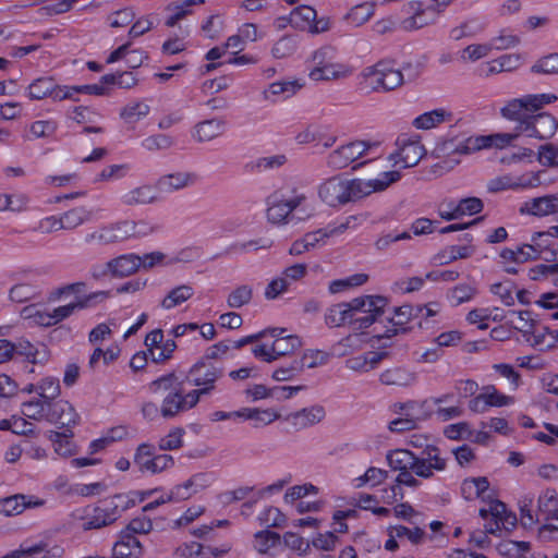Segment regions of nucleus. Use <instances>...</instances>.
<instances>
[{"label":"nucleus","mask_w":558,"mask_h":558,"mask_svg":"<svg viewBox=\"0 0 558 558\" xmlns=\"http://www.w3.org/2000/svg\"><path fill=\"white\" fill-rule=\"evenodd\" d=\"M476 288L460 283L453 287L449 292V299L453 306L471 301L476 294Z\"/></svg>","instance_id":"8fccbe9b"},{"label":"nucleus","mask_w":558,"mask_h":558,"mask_svg":"<svg viewBox=\"0 0 558 558\" xmlns=\"http://www.w3.org/2000/svg\"><path fill=\"white\" fill-rule=\"evenodd\" d=\"M134 463L140 466L142 472L153 474L160 473L174 464V460L167 453H155V446L151 444H141L134 454Z\"/></svg>","instance_id":"1a4fd4ad"},{"label":"nucleus","mask_w":558,"mask_h":558,"mask_svg":"<svg viewBox=\"0 0 558 558\" xmlns=\"http://www.w3.org/2000/svg\"><path fill=\"white\" fill-rule=\"evenodd\" d=\"M519 211L522 215L526 214L537 217L558 213V193L532 198L525 202Z\"/></svg>","instance_id":"6ab92c4d"},{"label":"nucleus","mask_w":558,"mask_h":558,"mask_svg":"<svg viewBox=\"0 0 558 558\" xmlns=\"http://www.w3.org/2000/svg\"><path fill=\"white\" fill-rule=\"evenodd\" d=\"M298 47V40L294 36L286 35L282 36L278 41L275 43L271 53L277 59L287 58L294 53Z\"/></svg>","instance_id":"a18cd8bd"},{"label":"nucleus","mask_w":558,"mask_h":558,"mask_svg":"<svg viewBox=\"0 0 558 558\" xmlns=\"http://www.w3.org/2000/svg\"><path fill=\"white\" fill-rule=\"evenodd\" d=\"M475 252V247L473 245H451L438 255V259L440 264H448L459 258H468L472 256Z\"/></svg>","instance_id":"a19ab883"},{"label":"nucleus","mask_w":558,"mask_h":558,"mask_svg":"<svg viewBox=\"0 0 558 558\" xmlns=\"http://www.w3.org/2000/svg\"><path fill=\"white\" fill-rule=\"evenodd\" d=\"M557 100V95L550 93L527 94L520 98L507 100L500 109V114L506 120L515 122V126H519L523 122H529L534 112Z\"/></svg>","instance_id":"20e7f679"},{"label":"nucleus","mask_w":558,"mask_h":558,"mask_svg":"<svg viewBox=\"0 0 558 558\" xmlns=\"http://www.w3.org/2000/svg\"><path fill=\"white\" fill-rule=\"evenodd\" d=\"M205 0H184L182 2L170 3L166 7L167 11H172L171 14L166 20V25L168 27H173L178 24L179 21L183 20L186 15H189L191 11V7L195 4H203Z\"/></svg>","instance_id":"72a5a7b5"},{"label":"nucleus","mask_w":558,"mask_h":558,"mask_svg":"<svg viewBox=\"0 0 558 558\" xmlns=\"http://www.w3.org/2000/svg\"><path fill=\"white\" fill-rule=\"evenodd\" d=\"M13 347L14 353L25 356L32 364L44 363L47 360L46 351L40 352L28 340L20 339Z\"/></svg>","instance_id":"e433bc0d"},{"label":"nucleus","mask_w":558,"mask_h":558,"mask_svg":"<svg viewBox=\"0 0 558 558\" xmlns=\"http://www.w3.org/2000/svg\"><path fill=\"white\" fill-rule=\"evenodd\" d=\"M413 474H414V472H412L411 470H405L398 474V476L396 477V485L390 487V490L392 494L391 497L393 499H396L397 496H399L400 499L403 498V493H402V488H401L402 485L409 486L412 488H416L420 486L421 482L418 480H416L413 476Z\"/></svg>","instance_id":"49530a36"},{"label":"nucleus","mask_w":558,"mask_h":558,"mask_svg":"<svg viewBox=\"0 0 558 558\" xmlns=\"http://www.w3.org/2000/svg\"><path fill=\"white\" fill-rule=\"evenodd\" d=\"M400 178L399 171L383 172L379 178L372 180H341L332 177L319 185L318 195L325 204L337 207L360 201L374 192H381Z\"/></svg>","instance_id":"f257e3e1"},{"label":"nucleus","mask_w":558,"mask_h":558,"mask_svg":"<svg viewBox=\"0 0 558 558\" xmlns=\"http://www.w3.org/2000/svg\"><path fill=\"white\" fill-rule=\"evenodd\" d=\"M110 296V291H98L89 293L82 299H78L76 302L69 303L66 305H62L56 307L51 311L52 319L54 325L61 323L62 320L69 318L75 312L85 310L89 307L92 304L96 302H101Z\"/></svg>","instance_id":"4468645a"},{"label":"nucleus","mask_w":558,"mask_h":558,"mask_svg":"<svg viewBox=\"0 0 558 558\" xmlns=\"http://www.w3.org/2000/svg\"><path fill=\"white\" fill-rule=\"evenodd\" d=\"M362 76L361 89L366 93L390 92L400 87L405 81L403 72L395 68V62L388 60L365 68Z\"/></svg>","instance_id":"7ed1b4c3"},{"label":"nucleus","mask_w":558,"mask_h":558,"mask_svg":"<svg viewBox=\"0 0 558 558\" xmlns=\"http://www.w3.org/2000/svg\"><path fill=\"white\" fill-rule=\"evenodd\" d=\"M416 476L420 477L429 478L434 471L446 469V459L440 457V450L435 446H426L421 456H416Z\"/></svg>","instance_id":"2eb2a0df"},{"label":"nucleus","mask_w":558,"mask_h":558,"mask_svg":"<svg viewBox=\"0 0 558 558\" xmlns=\"http://www.w3.org/2000/svg\"><path fill=\"white\" fill-rule=\"evenodd\" d=\"M102 510L104 506L101 504L94 508L93 513L84 523L85 530L100 529L102 526H107L113 523L112 520H109L107 511L105 512Z\"/></svg>","instance_id":"13d9d810"},{"label":"nucleus","mask_w":558,"mask_h":558,"mask_svg":"<svg viewBox=\"0 0 558 558\" xmlns=\"http://www.w3.org/2000/svg\"><path fill=\"white\" fill-rule=\"evenodd\" d=\"M257 542V549L259 553L265 554L271 547H275L280 543V535L277 532H272L269 530L258 531L254 535Z\"/></svg>","instance_id":"5fc2aeb1"},{"label":"nucleus","mask_w":558,"mask_h":558,"mask_svg":"<svg viewBox=\"0 0 558 558\" xmlns=\"http://www.w3.org/2000/svg\"><path fill=\"white\" fill-rule=\"evenodd\" d=\"M537 160L545 167H558V146L551 143L541 145Z\"/></svg>","instance_id":"680f3d73"},{"label":"nucleus","mask_w":558,"mask_h":558,"mask_svg":"<svg viewBox=\"0 0 558 558\" xmlns=\"http://www.w3.org/2000/svg\"><path fill=\"white\" fill-rule=\"evenodd\" d=\"M258 520L260 524L268 527H281L284 525L287 518L278 508L269 507L259 514Z\"/></svg>","instance_id":"6e6d98bb"},{"label":"nucleus","mask_w":558,"mask_h":558,"mask_svg":"<svg viewBox=\"0 0 558 558\" xmlns=\"http://www.w3.org/2000/svg\"><path fill=\"white\" fill-rule=\"evenodd\" d=\"M423 312L424 307L422 305L403 304L392 307V317L388 318L392 327L387 328L383 335H376L375 338L378 340L390 339L399 333H408L413 329V326H408V324L421 317Z\"/></svg>","instance_id":"423d86ee"},{"label":"nucleus","mask_w":558,"mask_h":558,"mask_svg":"<svg viewBox=\"0 0 558 558\" xmlns=\"http://www.w3.org/2000/svg\"><path fill=\"white\" fill-rule=\"evenodd\" d=\"M216 477L213 472H201L192 475L187 480V486L191 487L193 494H197L198 492L207 488L215 482Z\"/></svg>","instance_id":"69168bd1"},{"label":"nucleus","mask_w":558,"mask_h":558,"mask_svg":"<svg viewBox=\"0 0 558 558\" xmlns=\"http://www.w3.org/2000/svg\"><path fill=\"white\" fill-rule=\"evenodd\" d=\"M149 113V106L144 102H134L123 108L120 116L128 123H135Z\"/></svg>","instance_id":"864d4df0"},{"label":"nucleus","mask_w":558,"mask_h":558,"mask_svg":"<svg viewBox=\"0 0 558 558\" xmlns=\"http://www.w3.org/2000/svg\"><path fill=\"white\" fill-rule=\"evenodd\" d=\"M417 409L421 410V414L424 415L425 417L432 416L434 413H436V408H430L428 405L423 407L422 402L420 403L417 401H412V400L408 401V402L395 403L391 407V411L393 414H398V415L404 414L405 416H410L411 415L410 412L416 413Z\"/></svg>","instance_id":"79ce46f5"},{"label":"nucleus","mask_w":558,"mask_h":558,"mask_svg":"<svg viewBox=\"0 0 558 558\" xmlns=\"http://www.w3.org/2000/svg\"><path fill=\"white\" fill-rule=\"evenodd\" d=\"M100 504L104 506L102 511H107L109 520L116 522L123 512L134 507L136 501L130 494H117L111 498L101 500Z\"/></svg>","instance_id":"393cba45"},{"label":"nucleus","mask_w":558,"mask_h":558,"mask_svg":"<svg viewBox=\"0 0 558 558\" xmlns=\"http://www.w3.org/2000/svg\"><path fill=\"white\" fill-rule=\"evenodd\" d=\"M36 290L33 286L27 283H19L11 288L9 298L13 302L23 303L34 299Z\"/></svg>","instance_id":"0e129e2a"},{"label":"nucleus","mask_w":558,"mask_h":558,"mask_svg":"<svg viewBox=\"0 0 558 558\" xmlns=\"http://www.w3.org/2000/svg\"><path fill=\"white\" fill-rule=\"evenodd\" d=\"M538 514H545V519L549 518L558 520L557 498L555 492L547 490L538 497Z\"/></svg>","instance_id":"c03bdc74"},{"label":"nucleus","mask_w":558,"mask_h":558,"mask_svg":"<svg viewBox=\"0 0 558 558\" xmlns=\"http://www.w3.org/2000/svg\"><path fill=\"white\" fill-rule=\"evenodd\" d=\"M222 375V371L205 362L196 363L189 373V379L195 386H205L210 391L215 381Z\"/></svg>","instance_id":"412c9836"},{"label":"nucleus","mask_w":558,"mask_h":558,"mask_svg":"<svg viewBox=\"0 0 558 558\" xmlns=\"http://www.w3.org/2000/svg\"><path fill=\"white\" fill-rule=\"evenodd\" d=\"M317 12L314 8L310 5H299L294 8L290 15V25L292 27L299 28V29H306L308 28L311 31L312 23L316 20Z\"/></svg>","instance_id":"2f4dec72"},{"label":"nucleus","mask_w":558,"mask_h":558,"mask_svg":"<svg viewBox=\"0 0 558 558\" xmlns=\"http://www.w3.org/2000/svg\"><path fill=\"white\" fill-rule=\"evenodd\" d=\"M514 284L511 281L494 283L490 287V292L501 300L506 306L514 304V298L512 295Z\"/></svg>","instance_id":"338daca9"},{"label":"nucleus","mask_w":558,"mask_h":558,"mask_svg":"<svg viewBox=\"0 0 558 558\" xmlns=\"http://www.w3.org/2000/svg\"><path fill=\"white\" fill-rule=\"evenodd\" d=\"M192 183V174L189 172H175L160 177L156 182V189L162 193H171L181 190Z\"/></svg>","instance_id":"cd10ccee"},{"label":"nucleus","mask_w":558,"mask_h":558,"mask_svg":"<svg viewBox=\"0 0 558 558\" xmlns=\"http://www.w3.org/2000/svg\"><path fill=\"white\" fill-rule=\"evenodd\" d=\"M47 408L51 418H73L75 416L74 408L65 400H52L47 403Z\"/></svg>","instance_id":"603ef678"},{"label":"nucleus","mask_w":558,"mask_h":558,"mask_svg":"<svg viewBox=\"0 0 558 558\" xmlns=\"http://www.w3.org/2000/svg\"><path fill=\"white\" fill-rule=\"evenodd\" d=\"M518 133L538 140L551 138L558 130V120L548 112L533 113L529 122L514 126Z\"/></svg>","instance_id":"9d476101"},{"label":"nucleus","mask_w":558,"mask_h":558,"mask_svg":"<svg viewBox=\"0 0 558 558\" xmlns=\"http://www.w3.org/2000/svg\"><path fill=\"white\" fill-rule=\"evenodd\" d=\"M521 133H496L490 135L449 134L435 150L438 155H469L481 149L496 147L502 149L517 140Z\"/></svg>","instance_id":"f03ea898"},{"label":"nucleus","mask_w":558,"mask_h":558,"mask_svg":"<svg viewBox=\"0 0 558 558\" xmlns=\"http://www.w3.org/2000/svg\"><path fill=\"white\" fill-rule=\"evenodd\" d=\"M444 433L446 437L453 440L468 439L473 436V430L464 421L447 426Z\"/></svg>","instance_id":"774afa93"},{"label":"nucleus","mask_w":558,"mask_h":558,"mask_svg":"<svg viewBox=\"0 0 558 558\" xmlns=\"http://www.w3.org/2000/svg\"><path fill=\"white\" fill-rule=\"evenodd\" d=\"M193 294L194 289L191 286L182 284L170 290L160 305L165 310H171L191 299Z\"/></svg>","instance_id":"f704fd0d"},{"label":"nucleus","mask_w":558,"mask_h":558,"mask_svg":"<svg viewBox=\"0 0 558 558\" xmlns=\"http://www.w3.org/2000/svg\"><path fill=\"white\" fill-rule=\"evenodd\" d=\"M302 345L301 339L295 335H288L283 339H276L270 350L274 355L283 356L292 353L294 350L299 349Z\"/></svg>","instance_id":"58836bf2"},{"label":"nucleus","mask_w":558,"mask_h":558,"mask_svg":"<svg viewBox=\"0 0 558 558\" xmlns=\"http://www.w3.org/2000/svg\"><path fill=\"white\" fill-rule=\"evenodd\" d=\"M379 143L366 141H353L332 150L326 160V165L332 170H341L353 161L366 156L369 150L377 148Z\"/></svg>","instance_id":"39448f33"},{"label":"nucleus","mask_w":558,"mask_h":558,"mask_svg":"<svg viewBox=\"0 0 558 558\" xmlns=\"http://www.w3.org/2000/svg\"><path fill=\"white\" fill-rule=\"evenodd\" d=\"M386 460L393 471L411 470L416 475V456L407 449H396L387 453Z\"/></svg>","instance_id":"a878e982"},{"label":"nucleus","mask_w":558,"mask_h":558,"mask_svg":"<svg viewBox=\"0 0 558 558\" xmlns=\"http://www.w3.org/2000/svg\"><path fill=\"white\" fill-rule=\"evenodd\" d=\"M414 379L415 377L412 373L400 367L387 369L380 375V381L384 385L409 386Z\"/></svg>","instance_id":"4c0bfd02"},{"label":"nucleus","mask_w":558,"mask_h":558,"mask_svg":"<svg viewBox=\"0 0 558 558\" xmlns=\"http://www.w3.org/2000/svg\"><path fill=\"white\" fill-rule=\"evenodd\" d=\"M429 11L436 13L433 9H428V5L425 8L422 1H410L408 13L412 15L401 21V28L411 32L435 23L436 15L428 17L426 14Z\"/></svg>","instance_id":"f3484780"},{"label":"nucleus","mask_w":558,"mask_h":558,"mask_svg":"<svg viewBox=\"0 0 558 558\" xmlns=\"http://www.w3.org/2000/svg\"><path fill=\"white\" fill-rule=\"evenodd\" d=\"M272 202L267 209V219L271 223H282L291 221L293 209L304 201V194H295L287 199H279L272 196Z\"/></svg>","instance_id":"ddd939ff"},{"label":"nucleus","mask_w":558,"mask_h":558,"mask_svg":"<svg viewBox=\"0 0 558 558\" xmlns=\"http://www.w3.org/2000/svg\"><path fill=\"white\" fill-rule=\"evenodd\" d=\"M543 233L534 232L532 234V244H522L517 247V264H523L529 260H536L542 258L545 248H549V244L538 243L537 240H542Z\"/></svg>","instance_id":"bb28decb"},{"label":"nucleus","mask_w":558,"mask_h":558,"mask_svg":"<svg viewBox=\"0 0 558 558\" xmlns=\"http://www.w3.org/2000/svg\"><path fill=\"white\" fill-rule=\"evenodd\" d=\"M343 303L350 308V313L353 317L357 312L385 313L388 306L387 298L381 295H363Z\"/></svg>","instance_id":"4be33fe9"},{"label":"nucleus","mask_w":558,"mask_h":558,"mask_svg":"<svg viewBox=\"0 0 558 558\" xmlns=\"http://www.w3.org/2000/svg\"><path fill=\"white\" fill-rule=\"evenodd\" d=\"M523 182V175L518 178H512L511 175H501L490 180L487 184V190L490 193H497L505 190H517L520 187H525L523 184H519Z\"/></svg>","instance_id":"ea45409f"},{"label":"nucleus","mask_w":558,"mask_h":558,"mask_svg":"<svg viewBox=\"0 0 558 558\" xmlns=\"http://www.w3.org/2000/svg\"><path fill=\"white\" fill-rule=\"evenodd\" d=\"M223 131V120L210 119L197 123L193 136L198 142H208L221 135Z\"/></svg>","instance_id":"c85d7f7f"},{"label":"nucleus","mask_w":558,"mask_h":558,"mask_svg":"<svg viewBox=\"0 0 558 558\" xmlns=\"http://www.w3.org/2000/svg\"><path fill=\"white\" fill-rule=\"evenodd\" d=\"M28 96L31 99L39 100L51 97L53 100H63L72 98V94L64 86L57 85L52 77H39L33 81L28 86Z\"/></svg>","instance_id":"f8f14e48"},{"label":"nucleus","mask_w":558,"mask_h":558,"mask_svg":"<svg viewBox=\"0 0 558 558\" xmlns=\"http://www.w3.org/2000/svg\"><path fill=\"white\" fill-rule=\"evenodd\" d=\"M144 555V546L137 536H130L126 532H120L119 539L112 547L111 558H141Z\"/></svg>","instance_id":"aec40b11"},{"label":"nucleus","mask_w":558,"mask_h":558,"mask_svg":"<svg viewBox=\"0 0 558 558\" xmlns=\"http://www.w3.org/2000/svg\"><path fill=\"white\" fill-rule=\"evenodd\" d=\"M531 72L536 74H558V53H549L539 58L532 66Z\"/></svg>","instance_id":"de8ad7c7"},{"label":"nucleus","mask_w":558,"mask_h":558,"mask_svg":"<svg viewBox=\"0 0 558 558\" xmlns=\"http://www.w3.org/2000/svg\"><path fill=\"white\" fill-rule=\"evenodd\" d=\"M522 331V329H520ZM524 336L525 335H532L533 336V344L534 345H542L545 348H551L554 347V341L550 340V336L553 335V330H550L546 326H535L531 330H523Z\"/></svg>","instance_id":"052dcab7"},{"label":"nucleus","mask_w":558,"mask_h":558,"mask_svg":"<svg viewBox=\"0 0 558 558\" xmlns=\"http://www.w3.org/2000/svg\"><path fill=\"white\" fill-rule=\"evenodd\" d=\"M0 430H11L26 437L35 436V425L31 421H0Z\"/></svg>","instance_id":"3c124183"},{"label":"nucleus","mask_w":558,"mask_h":558,"mask_svg":"<svg viewBox=\"0 0 558 558\" xmlns=\"http://www.w3.org/2000/svg\"><path fill=\"white\" fill-rule=\"evenodd\" d=\"M45 500L35 498L34 496H26L16 494L0 499V513L7 517L21 514L27 508L41 507Z\"/></svg>","instance_id":"a211bd4d"},{"label":"nucleus","mask_w":558,"mask_h":558,"mask_svg":"<svg viewBox=\"0 0 558 558\" xmlns=\"http://www.w3.org/2000/svg\"><path fill=\"white\" fill-rule=\"evenodd\" d=\"M113 278H125L141 268L140 256L134 253L123 254L109 260Z\"/></svg>","instance_id":"b1692460"},{"label":"nucleus","mask_w":558,"mask_h":558,"mask_svg":"<svg viewBox=\"0 0 558 558\" xmlns=\"http://www.w3.org/2000/svg\"><path fill=\"white\" fill-rule=\"evenodd\" d=\"M92 211L86 209L85 207H75L65 213H63L61 217V226L64 227V230H73L76 227L87 222L92 219Z\"/></svg>","instance_id":"c9c22d12"},{"label":"nucleus","mask_w":558,"mask_h":558,"mask_svg":"<svg viewBox=\"0 0 558 558\" xmlns=\"http://www.w3.org/2000/svg\"><path fill=\"white\" fill-rule=\"evenodd\" d=\"M514 403V398L500 392L494 385H485L470 399L468 405L472 413L484 414L490 408H505Z\"/></svg>","instance_id":"0eeeda50"},{"label":"nucleus","mask_w":558,"mask_h":558,"mask_svg":"<svg viewBox=\"0 0 558 558\" xmlns=\"http://www.w3.org/2000/svg\"><path fill=\"white\" fill-rule=\"evenodd\" d=\"M253 289L248 284L236 287L228 296L227 304L230 308H240L251 302Z\"/></svg>","instance_id":"37998d69"},{"label":"nucleus","mask_w":558,"mask_h":558,"mask_svg":"<svg viewBox=\"0 0 558 558\" xmlns=\"http://www.w3.org/2000/svg\"><path fill=\"white\" fill-rule=\"evenodd\" d=\"M397 145L399 146V151L396 155L398 159L395 162L402 163L403 168L416 166L425 155V148L417 140L405 136L398 137Z\"/></svg>","instance_id":"dca6fc26"},{"label":"nucleus","mask_w":558,"mask_h":558,"mask_svg":"<svg viewBox=\"0 0 558 558\" xmlns=\"http://www.w3.org/2000/svg\"><path fill=\"white\" fill-rule=\"evenodd\" d=\"M133 228L134 227L130 223V220L109 223L87 233L84 241L87 244H114L131 238Z\"/></svg>","instance_id":"6e6552de"},{"label":"nucleus","mask_w":558,"mask_h":558,"mask_svg":"<svg viewBox=\"0 0 558 558\" xmlns=\"http://www.w3.org/2000/svg\"><path fill=\"white\" fill-rule=\"evenodd\" d=\"M172 145L173 140L167 134L150 135L142 142V146L149 151L168 149Z\"/></svg>","instance_id":"bf43d9fd"},{"label":"nucleus","mask_w":558,"mask_h":558,"mask_svg":"<svg viewBox=\"0 0 558 558\" xmlns=\"http://www.w3.org/2000/svg\"><path fill=\"white\" fill-rule=\"evenodd\" d=\"M325 323L329 328L340 327L345 324L351 326L353 323V316L350 313V308L342 303L331 305L325 313Z\"/></svg>","instance_id":"7c9ffc66"},{"label":"nucleus","mask_w":558,"mask_h":558,"mask_svg":"<svg viewBox=\"0 0 558 558\" xmlns=\"http://www.w3.org/2000/svg\"><path fill=\"white\" fill-rule=\"evenodd\" d=\"M47 437L53 444L54 451L59 456L68 458L76 453V446L72 441L73 432L70 428V424H66L63 432L49 430Z\"/></svg>","instance_id":"5701e85b"},{"label":"nucleus","mask_w":558,"mask_h":558,"mask_svg":"<svg viewBox=\"0 0 558 558\" xmlns=\"http://www.w3.org/2000/svg\"><path fill=\"white\" fill-rule=\"evenodd\" d=\"M157 199L154 187L142 185L123 194L121 201L126 206L145 205L154 203Z\"/></svg>","instance_id":"c756f323"},{"label":"nucleus","mask_w":558,"mask_h":558,"mask_svg":"<svg viewBox=\"0 0 558 558\" xmlns=\"http://www.w3.org/2000/svg\"><path fill=\"white\" fill-rule=\"evenodd\" d=\"M207 392L208 388H202L186 395L170 393L165 398L160 412L163 416H173L183 410L193 408L198 402L199 396Z\"/></svg>","instance_id":"9b49d317"},{"label":"nucleus","mask_w":558,"mask_h":558,"mask_svg":"<svg viewBox=\"0 0 558 558\" xmlns=\"http://www.w3.org/2000/svg\"><path fill=\"white\" fill-rule=\"evenodd\" d=\"M304 369V361L293 360L289 365L277 368L272 378L279 381L290 380Z\"/></svg>","instance_id":"4d7b16f0"},{"label":"nucleus","mask_w":558,"mask_h":558,"mask_svg":"<svg viewBox=\"0 0 558 558\" xmlns=\"http://www.w3.org/2000/svg\"><path fill=\"white\" fill-rule=\"evenodd\" d=\"M184 435V429L181 427H175L170 433L160 438L158 442L159 450L167 451V450H174L182 447V436Z\"/></svg>","instance_id":"e2e57ef3"},{"label":"nucleus","mask_w":558,"mask_h":558,"mask_svg":"<svg viewBox=\"0 0 558 558\" xmlns=\"http://www.w3.org/2000/svg\"><path fill=\"white\" fill-rule=\"evenodd\" d=\"M452 119V113L439 108L432 110L429 112H425L420 114L414 119L413 125L416 129L428 130L432 129L445 121H450Z\"/></svg>","instance_id":"473e14b6"},{"label":"nucleus","mask_w":558,"mask_h":558,"mask_svg":"<svg viewBox=\"0 0 558 558\" xmlns=\"http://www.w3.org/2000/svg\"><path fill=\"white\" fill-rule=\"evenodd\" d=\"M39 397L47 403L54 400L60 395V381L57 377H45L37 386Z\"/></svg>","instance_id":"09e8293b"}]
</instances>
